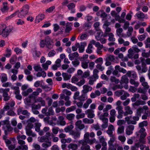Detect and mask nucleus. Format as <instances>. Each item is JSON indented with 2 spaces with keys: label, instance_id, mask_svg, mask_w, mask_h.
I'll return each mask as SVG.
<instances>
[{
  "label": "nucleus",
  "instance_id": "1",
  "mask_svg": "<svg viewBox=\"0 0 150 150\" xmlns=\"http://www.w3.org/2000/svg\"><path fill=\"white\" fill-rule=\"evenodd\" d=\"M13 30L12 27L7 26L5 24H0V35L4 38H8Z\"/></svg>",
  "mask_w": 150,
  "mask_h": 150
},
{
  "label": "nucleus",
  "instance_id": "2",
  "mask_svg": "<svg viewBox=\"0 0 150 150\" xmlns=\"http://www.w3.org/2000/svg\"><path fill=\"white\" fill-rule=\"evenodd\" d=\"M89 133L87 132L86 133L84 136V139L78 141L79 144L81 145H87V144L91 145L94 143L96 141L95 138L90 139Z\"/></svg>",
  "mask_w": 150,
  "mask_h": 150
},
{
  "label": "nucleus",
  "instance_id": "3",
  "mask_svg": "<svg viewBox=\"0 0 150 150\" xmlns=\"http://www.w3.org/2000/svg\"><path fill=\"white\" fill-rule=\"evenodd\" d=\"M9 90V88H0V93H2V96L4 97L3 100L5 101H7L10 99V97L8 94Z\"/></svg>",
  "mask_w": 150,
  "mask_h": 150
},
{
  "label": "nucleus",
  "instance_id": "4",
  "mask_svg": "<svg viewBox=\"0 0 150 150\" xmlns=\"http://www.w3.org/2000/svg\"><path fill=\"white\" fill-rule=\"evenodd\" d=\"M134 51L137 53H138L140 51V50L139 49L136 45H134L132 46V48H130L128 50V54L127 56L129 58H133L134 55Z\"/></svg>",
  "mask_w": 150,
  "mask_h": 150
},
{
  "label": "nucleus",
  "instance_id": "5",
  "mask_svg": "<svg viewBox=\"0 0 150 150\" xmlns=\"http://www.w3.org/2000/svg\"><path fill=\"white\" fill-rule=\"evenodd\" d=\"M110 23L108 21H105L104 22V24L103 25V28L105 29V34L104 35V37H106L108 33L110 32L111 28H110L108 27L110 25Z\"/></svg>",
  "mask_w": 150,
  "mask_h": 150
},
{
  "label": "nucleus",
  "instance_id": "6",
  "mask_svg": "<svg viewBox=\"0 0 150 150\" xmlns=\"http://www.w3.org/2000/svg\"><path fill=\"white\" fill-rule=\"evenodd\" d=\"M45 45L49 49H51L53 46V45L51 43L52 42V40L49 36L47 37L45 39Z\"/></svg>",
  "mask_w": 150,
  "mask_h": 150
},
{
  "label": "nucleus",
  "instance_id": "7",
  "mask_svg": "<svg viewBox=\"0 0 150 150\" xmlns=\"http://www.w3.org/2000/svg\"><path fill=\"white\" fill-rule=\"evenodd\" d=\"M75 125V128L76 130L79 129L81 130L85 128V125L83 124H82V121L81 120L77 121Z\"/></svg>",
  "mask_w": 150,
  "mask_h": 150
},
{
  "label": "nucleus",
  "instance_id": "8",
  "mask_svg": "<svg viewBox=\"0 0 150 150\" xmlns=\"http://www.w3.org/2000/svg\"><path fill=\"white\" fill-rule=\"evenodd\" d=\"M134 129V126L132 125L128 126L125 130L126 134L127 135H130L133 133V131Z\"/></svg>",
  "mask_w": 150,
  "mask_h": 150
},
{
  "label": "nucleus",
  "instance_id": "9",
  "mask_svg": "<svg viewBox=\"0 0 150 150\" xmlns=\"http://www.w3.org/2000/svg\"><path fill=\"white\" fill-rule=\"evenodd\" d=\"M100 17L103 18L102 20L105 21H108L111 17L109 14H107L103 10V12L101 13Z\"/></svg>",
  "mask_w": 150,
  "mask_h": 150
},
{
  "label": "nucleus",
  "instance_id": "10",
  "mask_svg": "<svg viewBox=\"0 0 150 150\" xmlns=\"http://www.w3.org/2000/svg\"><path fill=\"white\" fill-rule=\"evenodd\" d=\"M123 31V29L122 28H117L116 30V35L120 38H126L127 37V35L122 33Z\"/></svg>",
  "mask_w": 150,
  "mask_h": 150
},
{
  "label": "nucleus",
  "instance_id": "11",
  "mask_svg": "<svg viewBox=\"0 0 150 150\" xmlns=\"http://www.w3.org/2000/svg\"><path fill=\"white\" fill-rule=\"evenodd\" d=\"M83 89L82 91V92L84 93H87L88 92L91 91L93 88L92 87L87 85H84L83 86Z\"/></svg>",
  "mask_w": 150,
  "mask_h": 150
},
{
  "label": "nucleus",
  "instance_id": "12",
  "mask_svg": "<svg viewBox=\"0 0 150 150\" xmlns=\"http://www.w3.org/2000/svg\"><path fill=\"white\" fill-rule=\"evenodd\" d=\"M94 111L91 109H88L85 111V114L87 115V117L90 118H93L95 115L94 113Z\"/></svg>",
  "mask_w": 150,
  "mask_h": 150
},
{
  "label": "nucleus",
  "instance_id": "13",
  "mask_svg": "<svg viewBox=\"0 0 150 150\" xmlns=\"http://www.w3.org/2000/svg\"><path fill=\"white\" fill-rule=\"evenodd\" d=\"M13 128L9 125H6L4 127L5 134L4 135H8L9 132L13 130Z\"/></svg>",
  "mask_w": 150,
  "mask_h": 150
},
{
  "label": "nucleus",
  "instance_id": "14",
  "mask_svg": "<svg viewBox=\"0 0 150 150\" xmlns=\"http://www.w3.org/2000/svg\"><path fill=\"white\" fill-rule=\"evenodd\" d=\"M87 45L86 42H81L79 44V51L80 53L83 52L84 51L85 47Z\"/></svg>",
  "mask_w": 150,
  "mask_h": 150
},
{
  "label": "nucleus",
  "instance_id": "15",
  "mask_svg": "<svg viewBox=\"0 0 150 150\" xmlns=\"http://www.w3.org/2000/svg\"><path fill=\"white\" fill-rule=\"evenodd\" d=\"M32 52L33 57L35 59L40 57L41 53L39 51L36 50L35 49H33L32 50Z\"/></svg>",
  "mask_w": 150,
  "mask_h": 150
},
{
  "label": "nucleus",
  "instance_id": "16",
  "mask_svg": "<svg viewBox=\"0 0 150 150\" xmlns=\"http://www.w3.org/2000/svg\"><path fill=\"white\" fill-rule=\"evenodd\" d=\"M115 128L112 125H110L108 126V129L106 131L107 133L109 135V136H112L114 135L113 134V131H114Z\"/></svg>",
  "mask_w": 150,
  "mask_h": 150
},
{
  "label": "nucleus",
  "instance_id": "17",
  "mask_svg": "<svg viewBox=\"0 0 150 150\" xmlns=\"http://www.w3.org/2000/svg\"><path fill=\"white\" fill-rule=\"evenodd\" d=\"M58 121L57 122V125L61 126H64L66 125V122L64 120V118L62 116H59L58 117Z\"/></svg>",
  "mask_w": 150,
  "mask_h": 150
},
{
  "label": "nucleus",
  "instance_id": "18",
  "mask_svg": "<svg viewBox=\"0 0 150 150\" xmlns=\"http://www.w3.org/2000/svg\"><path fill=\"white\" fill-rule=\"evenodd\" d=\"M75 6V4L73 3H71L68 4L67 6L68 9L69 10H71V13H74L75 11V9H73Z\"/></svg>",
  "mask_w": 150,
  "mask_h": 150
},
{
  "label": "nucleus",
  "instance_id": "19",
  "mask_svg": "<svg viewBox=\"0 0 150 150\" xmlns=\"http://www.w3.org/2000/svg\"><path fill=\"white\" fill-rule=\"evenodd\" d=\"M129 81V79L126 75H124L121 77L120 83L121 84H127Z\"/></svg>",
  "mask_w": 150,
  "mask_h": 150
},
{
  "label": "nucleus",
  "instance_id": "20",
  "mask_svg": "<svg viewBox=\"0 0 150 150\" xmlns=\"http://www.w3.org/2000/svg\"><path fill=\"white\" fill-rule=\"evenodd\" d=\"M96 47H97V53L98 54H101V50L103 48V45H101L99 42H98L96 45Z\"/></svg>",
  "mask_w": 150,
  "mask_h": 150
},
{
  "label": "nucleus",
  "instance_id": "21",
  "mask_svg": "<svg viewBox=\"0 0 150 150\" xmlns=\"http://www.w3.org/2000/svg\"><path fill=\"white\" fill-rule=\"evenodd\" d=\"M25 131L26 134L28 136H31L35 137L36 136V134L33 133L31 129L29 128H26Z\"/></svg>",
  "mask_w": 150,
  "mask_h": 150
},
{
  "label": "nucleus",
  "instance_id": "22",
  "mask_svg": "<svg viewBox=\"0 0 150 150\" xmlns=\"http://www.w3.org/2000/svg\"><path fill=\"white\" fill-rule=\"evenodd\" d=\"M146 104V102L145 101L138 100L135 101V102L132 103V105L133 106H138L140 105H144Z\"/></svg>",
  "mask_w": 150,
  "mask_h": 150
},
{
  "label": "nucleus",
  "instance_id": "23",
  "mask_svg": "<svg viewBox=\"0 0 150 150\" xmlns=\"http://www.w3.org/2000/svg\"><path fill=\"white\" fill-rule=\"evenodd\" d=\"M70 134L75 139L79 138L80 136V133L79 132H74L72 131L71 132Z\"/></svg>",
  "mask_w": 150,
  "mask_h": 150
},
{
  "label": "nucleus",
  "instance_id": "24",
  "mask_svg": "<svg viewBox=\"0 0 150 150\" xmlns=\"http://www.w3.org/2000/svg\"><path fill=\"white\" fill-rule=\"evenodd\" d=\"M79 56L78 53L77 52H76L72 54H69L68 56L69 59L72 61L74 59V58L78 57Z\"/></svg>",
  "mask_w": 150,
  "mask_h": 150
},
{
  "label": "nucleus",
  "instance_id": "25",
  "mask_svg": "<svg viewBox=\"0 0 150 150\" xmlns=\"http://www.w3.org/2000/svg\"><path fill=\"white\" fill-rule=\"evenodd\" d=\"M68 147L69 149L72 150H77L78 148V146L76 144L71 143L68 146Z\"/></svg>",
  "mask_w": 150,
  "mask_h": 150
},
{
  "label": "nucleus",
  "instance_id": "26",
  "mask_svg": "<svg viewBox=\"0 0 150 150\" xmlns=\"http://www.w3.org/2000/svg\"><path fill=\"white\" fill-rule=\"evenodd\" d=\"M45 17V15L43 14H39L36 17L35 22L38 23L42 21Z\"/></svg>",
  "mask_w": 150,
  "mask_h": 150
},
{
  "label": "nucleus",
  "instance_id": "27",
  "mask_svg": "<svg viewBox=\"0 0 150 150\" xmlns=\"http://www.w3.org/2000/svg\"><path fill=\"white\" fill-rule=\"evenodd\" d=\"M27 11L25 10L24 9L21 10L18 14V16L20 18H22L27 14Z\"/></svg>",
  "mask_w": 150,
  "mask_h": 150
},
{
  "label": "nucleus",
  "instance_id": "28",
  "mask_svg": "<svg viewBox=\"0 0 150 150\" xmlns=\"http://www.w3.org/2000/svg\"><path fill=\"white\" fill-rule=\"evenodd\" d=\"M66 28L65 29V32L66 33H68L70 32L72 30V24L71 23H67L66 24Z\"/></svg>",
  "mask_w": 150,
  "mask_h": 150
},
{
  "label": "nucleus",
  "instance_id": "29",
  "mask_svg": "<svg viewBox=\"0 0 150 150\" xmlns=\"http://www.w3.org/2000/svg\"><path fill=\"white\" fill-rule=\"evenodd\" d=\"M8 135H3V139L5 141L6 146L11 144V140L8 139Z\"/></svg>",
  "mask_w": 150,
  "mask_h": 150
},
{
  "label": "nucleus",
  "instance_id": "30",
  "mask_svg": "<svg viewBox=\"0 0 150 150\" xmlns=\"http://www.w3.org/2000/svg\"><path fill=\"white\" fill-rule=\"evenodd\" d=\"M92 100L91 99H88L86 102L83 105V107L85 109L87 108L88 107L89 104L92 102Z\"/></svg>",
  "mask_w": 150,
  "mask_h": 150
},
{
  "label": "nucleus",
  "instance_id": "31",
  "mask_svg": "<svg viewBox=\"0 0 150 150\" xmlns=\"http://www.w3.org/2000/svg\"><path fill=\"white\" fill-rule=\"evenodd\" d=\"M15 104V102L14 101H12L10 102H9L8 103V105L4 107V109L6 110H9L10 109V107H13Z\"/></svg>",
  "mask_w": 150,
  "mask_h": 150
},
{
  "label": "nucleus",
  "instance_id": "32",
  "mask_svg": "<svg viewBox=\"0 0 150 150\" xmlns=\"http://www.w3.org/2000/svg\"><path fill=\"white\" fill-rule=\"evenodd\" d=\"M40 142H48L50 141H49V139L45 136L41 137L38 140Z\"/></svg>",
  "mask_w": 150,
  "mask_h": 150
},
{
  "label": "nucleus",
  "instance_id": "33",
  "mask_svg": "<svg viewBox=\"0 0 150 150\" xmlns=\"http://www.w3.org/2000/svg\"><path fill=\"white\" fill-rule=\"evenodd\" d=\"M87 98V93H82L81 95L79 97V100L84 101Z\"/></svg>",
  "mask_w": 150,
  "mask_h": 150
},
{
  "label": "nucleus",
  "instance_id": "34",
  "mask_svg": "<svg viewBox=\"0 0 150 150\" xmlns=\"http://www.w3.org/2000/svg\"><path fill=\"white\" fill-rule=\"evenodd\" d=\"M115 69L116 70H118L119 72H122L123 74H125L127 72V71L124 69L120 67L119 65H116L115 67Z\"/></svg>",
  "mask_w": 150,
  "mask_h": 150
},
{
  "label": "nucleus",
  "instance_id": "35",
  "mask_svg": "<svg viewBox=\"0 0 150 150\" xmlns=\"http://www.w3.org/2000/svg\"><path fill=\"white\" fill-rule=\"evenodd\" d=\"M99 72L96 69H94L93 72V75L91 76L96 80L98 78V74Z\"/></svg>",
  "mask_w": 150,
  "mask_h": 150
},
{
  "label": "nucleus",
  "instance_id": "36",
  "mask_svg": "<svg viewBox=\"0 0 150 150\" xmlns=\"http://www.w3.org/2000/svg\"><path fill=\"white\" fill-rule=\"evenodd\" d=\"M136 16L138 19H143L145 17L144 14L141 11H139L137 12L136 14Z\"/></svg>",
  "mask_w": 150,
  "mask_h": 150
},
{
  "label": "nucleus",
  "instance_id": "37",
  "mask_svg": "<svg viewBox=\"0 0 150 150\" xmlns=\"http://www.w3.org/2000/svg\"><path fill=\"white\" fill-rule=\"evenodd\" d=\"M142 72L144 73L146 72L148 70V68L145 63L143 61H142Z\"/></svg>",
  "mask_w": 150,
  "mask_h": 150
},
{
  "label": "nucleus",
  "instance_id": "38",
  "mask_svg": "<svg viewBox=\"0 0 150 150\" xmlns=\"http://www.w3.org/2000/svg\"><path fill=\"white\" fill-rule=\"evenodd\" d=\"M4 5L3 7L1 8V11L4 12L8 11V8L7 5L8 4L7 2H4L3 3Z\"/></svg>",
  "mask_w": 150,
  "mask_h": 150
},
{
  "label": "nucleus",
  "instance_id": "39",
  "mask_svg": "<svg viewBox=\"0 0 150 150\" xmlns=\"http://www.w3.org/2000/svg\"><path fill=\"white\" fill-rule=\"evenodd\" d=\"M89 62L88 60H86L85 61L82 62L81 63V67L84 69H87L88 67V64Z\"/></svg>",
  "mask_w": 150,
  "mask_h": 150
},
{
  "label": "nucleus",
  "instance_id": "40",
  "mask_svg": "<svg viewBox=\"0 0 150 150\" xmlns=\"http://www.w3.org/2000/svg\"><path fill=\"white\" fill-rule=\"evenodd\" d=\"M97 32L96 35H95V38L97 41H99L101 37L102 36V32H101L100 30L98 31H96Z\"/></svg>",
  "mask_w": 150,
  "mask_h": 150
},
{
  "label": "nucleus",
  "instance_id": "41",
  "mask_svg": "<svg viewBox=\"0 0 150 150\" xmlns=\"http://www.w3.org/2000/svg\"><path fill=\"white\" fill-rule=\"evenodd\" d=\"M108 36L109 38L108 40L110 41L114 42L115 40V38L114 37V35L112 33H110L108 34Z\"/></svg>",
  "mask_w": 150,
  "mask_h": 150
},
{
  "label": "nucleus",
  "instance_id": "42",
  "mask_svg": "<svg viewBox=\"0 0 150 150\" xmlns=\"http://www.w3.org/2000/svg\"><path fill=\"white\" fill-rule=\"evenodd\" d=\"M93 46L92 45L89 44L88 45L87 49L86 50V52L88 54H91L93 52L92 49L93 48Z\"/></svg>",
  "mask_w": 150,
  "mask_h": 150
},
{
  "label": "nucleus",
  "instance_id": "43",
  "mask_svg": "<svg viewBox=\"0 0 150 150\" xmlns=\"http://www.w3.org/2000/svg\"><path fill=\"white\" fill-rule=\"evenodd\" d=\"M140 97V95L139 94H134L133 97L131 98V101L133 102H135L137 99H138Z\"/></svg>",
  "mask_w": 150,
  "mask_h": 150
},
{
  "label": "nucleus",
  "instance_id": "44",
  "mask_svg": "<svg viewBox=\"0 0 150 150\" xmlns=\"http://www.w3.org/2000/svg\"><path fill=\"white\" fill-rule=\"evenodd\" d=\"M111 137L110 140L108 142V144L109 145H113V143L115 142L116 139V137L114 135L112 136H110Z\"/></svg>",
  "mask_w": 150,
  "mask_h": 150
},
{
  "label": "nucleus",
  "instance_id": "45",
  "mask_svg": "<svg viewBox=\"0 0 150 150\" xmlns=\"http://www.w3.org/2000/svg\"><path fill=\"white\" fill-rule=\"evenodd\" d=\"M76 107L75 105H74L68 108L66 110V113H68L73 111L76 109Z\"/></svg>",
  "mask_w": 150,
  "mask_h": 150
},
{
  "label": "nucleus",
  "instance_id": "46",
  "mask_svg": "<svg viewBox=\"0 0 150 150\" xmlns=\"http://www.w3.org/2000/svg\"><path fill=\"white\" fill-rule=\"evenodd\" d=\"M83 122L85 124H91L93 122V119H88L87 118H85L83 119Z\"/></svg>",
  "mask_w": 150,
  "mask_h": 150
},
{
  "label": "nucleus",
  "instance_id": "47",
  "mask_svg": "<svg viewBox=\"0 0 150 150\" xmlns=\"http://www.w3.org/2000/svg\"><path fill=\"white\" fill-rule=\"evenodd\" d=\"M80 150H91L90 146L88 145H82Z\"/></svg>",
  "mask_w": 150,
  "mask_h": 150
},
{
  "label": "nucleus",
  "instance_id": "48",
  "mask_svg": "<svg viewBox=\"0 0 150 150\" xmlns=\"http://www.w3.org/2000/svg\"><path fill=\"white\" fill-rule=\"evenodd\" d=\"M62 75L64 80H69L71 78V75H69L67 73H63Z\"/></svg>",
  "mask_w": 150,
  "mask_h": 150
},
{
  "label": "nucleus",
  "instance_id": "49",
  "mask_svg": "<svg viewBox=\"0 0 150 150\" xmlns=\"http://www.w3.org/2000/svg\"><path fill=\"white\" fill-rule=\"evenodd\" d=\"M7 80V77L6 75L3 74L1 75V81L2 83L6 81Z\"/></svg>",
  "mask_w": 150,
  "mask_h": 150
},
{
  "label": "nucleus",
  "instance_id": "50",
  "mask_svg": "<svg viewBox=\"0 0 150 150\" xmlns=\"http://www.w3.org/2000/svg\"><path fill=\"white\" fill-rule=\"evenodd\" d=\"M124 127L121 126L118 127L117 130V133L118 134H121L124 132Z\"/></svg>",
  "mask_w": 150,
  "mask_h": 150
},
{
  "label": "nucleus",
  "instance_id": "51",
  "mask_svg": "<svg viewBox=\"0 0 150 150\" xmlns=\"http://www.w3.org/2000/svg\"><path fill=\"white\" fill-rule=\"evenodd\" d=\"M11 88L12 89L14 90V93L15 94H19L20 90L18 86H12Z\"/></svg>",
  "mask_w": 150,
  "mask_h": 150
},
{
  "label": "nucleus",
  "instance_id": "52",
  "mask_svg": "<svg viewBox=\"0 0 150 150\" xmlns=\"http://www.w3.org/2000/svg\"><path fill=\"white\" fill-rule=\"evenodd\" d=\"M129 82L132 85H134L135 87H137L139 84L138 82L132 79H130Z\"/></svg>",
  "mask_w": 150,
  "mask_h": 150
},
{
  "label": "nucleus",
  "instance_id": "53",
  "mask_svg": "<svg viewBox=\"0 0 150 150\" xmlns=\"http://www.w3.org/2000/svg\"><path fill=\"white\" fill-rule=\"evenodd\" d=\"M75 115L73 114L70 113L67 114L66 116L67 118L69 120H71L74 119Z\"/></svg>",
  "mask_w": 150,
  "mask_h": 150
},
{
  "label": "nucleus",
  "instance_id": "54",
  "mask_svg": "<svg viewBox=\"0 0 150 150\" xmlns=\"http://www.w3.org/2000/svg\"><path fill=\"white\" fill-rule=\"evenodd\" d=\"M129 94L127 92H125L124 93V94L120 97V99L122 100H124L126 99L127 97H129Z\"/></svg>",
  "mask_w": 150,
  "mask_h": 150
},
{
  "label": "nucleus",
  "instance_id": "55",
  "mask_svg": "<svg viewBox=\"0 0 150 150\" xmlns=\"http://www.w3.org/2000/svg\"><path fill=\"white\" fill-rule=\"evenodd\" d=\"M100 25V23L99 22H96L93 24V27L96 31H98L100 30L99 28Z\"/></svg>",
  "mask_w": 150,
  "mask_h": 150
},
{
  "label": "nucleus",
  "instance_id": "56",
  "mask_svg": "<svg viewBox=\"0 0 150 150\" xmlns=\"http://www.w3.org/2000/svg\"><path fill=\"white\" fill-rule=\"evenodd\" d=\"M148 125V122L147 121H144L139 123V127H143L144 126H146Z\"/></svg>",
  "mask_w": 150,
  "mask_h": 150
},
{
  "label": "nucleus",
  "instance_id": "57",
  "mask_svg": "<svg viewBox=\"0 0 150 150\" xmlns=\"http://www.w3.org/2000/svg\"><path fill=\"white\" fill-rule=\"evenodd\" d=\"M125 92L122 90H120L116 91L115 94L117 96L119 97L121 96H122Z\"/></svg>",
  "mask_w": 150,
  "mask_h": 150
},
{
  "label": "nucleus",
  "instance_id": "58",
  "mask_svg": "<svg viewBox=\"0 0 150 150\" xmlns=\"http://www.w3.org/2000/svg\"><path fill=\"white\" fill-rule=\"evenodd\" d=\"M74 128L73 126L72 125H68L64 128V131L66 132H67L71 130Z\"/></svg>",
  "mask_w": 150,
  "mask_h": 150
},
{
  "label": "nucleus",
  "instance_id": "59",
  "mask_svg": "<svg viewBox=\"0 0 150 150\" xmlns=\"http://www.w3.org/2000/svg\"><path fill=\"white\" fill-rule=\"evenodd\" d=\"M54 114V112L52 108H50L48 110L46 116H50L51 115H53Z\"/></svg>",
  "mask_w": 150,
  "mask_h": 150
},
{
  "label": "nucleus",
  "instance_id": "60",
  "mask_svg": "<svg viewBox=\"0 0 150 150\" xmlns=\"http://www.w3.org/2000/svg\"><path fill=\"white\" fill-rule=\"evenodd\" d=\"M110 80L111 82H114L116 83H118L120 81L119 79L116 78L114 76H111Z\"/></svg>",
  "mask_w": 150,
  "mask_h": 150
},
{
  "label": "nucleus",
  "instance_id": "61",
  "mask_svg": "<svg viewBox=\"0 0 150 150\" xmlns=\"http://www.w3.org/2000/svg\"><path fill=\"white\" fill-rule=\"evenodd\" d=\"M147 34L146 33H144V34L138 36V38L139 40L143 41L144 40L146 37V35Z\"/></svg>",
  "mask_w": 150,
  "mask_h": 150
},
{
  "label": "nucleus",
  "instance_id": "62",
  "mask_svg": "<svg viewBox=\"0 0 150 150\" xmlns=\"http://www.w3.org/2000/svg\"><path fill=\"white\" fill-rule=\"evenodd\" d=\"M73 66L75 67L78 66L80 64V62L77 59H75L74 61L72 62Z\"/></svg>",
  "mask_w": 150,
  "mask_h": 150
},
{
  "label": "nucleus",
  "instance_id": "63",
  "mask_svg": "<svg viewBox=\"0 0 150 150\" xmlns=\"http://www.w3.org/2000/svg\"><path fill=\"white\" fill-rule=\"evenodd\" d=\"M80 92L78 91H76L74 93L73 96L74 99L76 100V99L79 100Z\"/></svg>",
  "mask_w": 150,
  "mask_h": 150
},
{
  "label": "nucleus",
  "instance_id": "64",
  "mask_svg": "<svg viewBox=\"0 0 150 150\" xmlns=\"http://www.w3.org/2000/svg\"><path fill=\"white\" fill-rule=\"evenodd\" d=\"M59 128L58 127H54L52 128V133L54 134H57L59 131Z\"/></svg>",
  "mask_w": 150,
  "mask_h": 150
}]
</instances>
